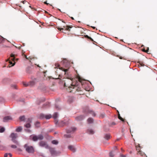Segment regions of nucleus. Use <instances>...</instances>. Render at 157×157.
<instances>
[{
	"label": "nucleus",
	"mask_w": 157,
	"mask_h": 157,
	"mask_svg": "<svg viewBox=\"0 0 157 157\" xmlns=\"http://www.w3.org/2000/svg\"><path fill=\"white\" fill-rule=\"evenodd\" d=\"M64 85L65 86L67 87L68 88L67 91L69 92L71 90L73 87L75 85H76L78 81L75 79H71L67 78L64 81Z\"/></svg>",
	"instance_id": "1"
},
{
	"label": "nucleus",
	"mask_w": 157,
	"mask_h": 157,
	"mask_svg": "<svg viewBox=\"0 0 157 157\" xmlns=\"http://www.w3.org/2000/svg\"><path fill=\"white\" fill-rule=\"evenodd\" d=\"M76 79L78 81V83H77L76 85H75V86L73 87L72 89L69 91L70 92L75 93L76 92V91L79 92L81 90V88L78 87L77 86H78V84L79 82H82V79L80 77H78Z\"/></svg>",
	"instance_id": "2"
},
{
	"label": "nucleus",
	"mask_w": 157,
	"mask_h": 157,
	"mask_svg": "<svg viewBox=\"0 0 157 157\" xmlns=\"http://www.w3.org/2000/svg\"><path fill=\"white\" fill-rule=\"evenodd\" d=\"M24 147L26 151L29 153H33L34 151V149L32 146L28 145L27 144H25Z\"/></svg>",
	"instance_id": "3"
},
{
	"label": "nucleus",
	"mask_w": 157,
	"mask_h": 157,
	"mask_svg": "<svg viewBox=\"0 0 157 157\" xmlns=\"http://www.w3.org/2000/svg\"><path fill=\"white\" fill-rule=\"evenodd\" d=\"M15 59L14 57V55L13 54H11L10 55V57L8 59L7 61H9V63H10V64H12L11 66H13L15 65Z\"/></svg>",
	"instance_id": "4"
},
{
	"label": "nucleus",
	"mask_w": 157,
	"mask_h": 157,
	"mask_svg": "<svg viewBox=\"0 0 157 157\" xmlns=\"http://www.w3.org/2000/svg\"><path fill=\"white\" fill-rule=\"evenodd\" d=\"M10 136L12 138V140L13 143L17 144H18V142L15 140L17 137V134L13 133L11 134Z\"/></svg>",
	"instance_id": "5"
},
{
	"label": "nucleus",
	"mask_w": 157,
	"mask_h": 157,
	"mask_svg": "<svg viewBox=\"0 0 157 157\" xmlns=\"http://www.w3.org/2000/svg\"><path fill=\"white\" fill-rule=\"evenodd\" d=\"M39 145L40 146L44 147L46 149H48L50 147L44 141H41L39 143Z\"/></svg>",
	"instance_id": "6"
},
{
	"label": "nucleus",
	"mask_w": 157,
	"mask_h": 157,
	"mask_svg": "<svg viewBox=\"0 0 157 157\" xmlns=\"http://www.w3.org/2000/svg\"><path fill=\"white\" fill-rule=\"evenodd\" d=\"M43 137L41 135H39L38 136H34L33 137V140L34 141H36L37 140H42L43 139Z\"/></svg>",
	"instance_id": "7"
},
{
	"label": "nucleus",
	"mask_w": 157,
	"mask_h": 157,
	"mask_svg": "<svg viewBox=\"0 0 157 157\" xmlns=\"http://www.w3.org/2000/svg\"><path fill=\"white\" fill-rule=\"evenodd\" d=\"M48 149H49L52 155L56 156L57 154L59 153L56 151L54 148L49 147V148Z\"/></svg>",
	"instance_id": "8"
},
{
	"label": "nucleus",
	"mask_w": 157,
	"mask_h": 157,
	"mask_svg": "<svg viewBox=\"0 0 157 157\" xmlns=\"http://www.w3.org/2000/svg\"><path fill=\"white\" fill-rule=\"evenodd\" d=\"M57 28L58 29V30H59L60 31H61L62 30H63L64 29L65 30L69 31H70V28H71V27H69L68 26H63V28H61L59 27H57Z\"/></svg>",
	"instance_id": "9"
},
{
	"label": "nucleus",
	"mask_w": 157,
	"mask_h": 157,
	"mask_svg": "<svg viewBox=\"0 0 157 157\" xmlns=\"http://www.w3.org/2000/svg\"><path fill=\"white\" fill-rule=\"evenodd\" d=\"M76 130V128L75 127L67 129L66 132L67 133H73Z\"/></svg>",
	"instance_id": "10"
},
{
	"label": "nucleus",
	"mask_w": 157,
	"mask_h": 157,
	"mask_svg": "<svg viewBox=\"0 0 157 157\" xmlns=\"http://www.w3.org/2000/svg\"><path fill=\"white\" fill-rule=\"evenodd\" d=\"M69 63H68L67 64V66H66V67H67V69H64V68H63V67H59V69H60V70H62V71H63L64 72V74L65 75H66L67 72V71L68 70V69H69Z\"/></svg>",
	"instance_id": "11"
},
{
	"label": "nucleus",
	"mask_w": 157,
	"mask_h": 157,
	"mask_svg": "<svg viewBox=\"0 0 157 157\" xmlns=\"http://www.w3.org/2000/svg\"><path fill=\"white\" fill-rule=\"evenodd\" d=\"M12 120V117L10 116H7L4 117L3 121L4 122L7 121L9 120Z\"/></svg>",
	"instance_id": "12"
},
{
	"label": "nucleus",
	"mask_w": 157,
	"mask_h": 157,
	"mask_svg": "<svg viewBox=\"0 0 157 157\" xmlns=\"http://www.w3.org/2000/svg\"><path fill=\"white\" fill-rule=\"evenodd\" d=\"M84 118V116L82 115H80L76 117L75 120L77 121H81Z\"/></svg>",
	"instance_id": "13"
},
{
	"label": "nucleus",
	"mask_w": 157,
	"mask_h": 157,
	"mask_svg": "<svg viewBox=\"0 0 157 157\" xmlns=\"http://www.w3.org/2000/svg\"><path fill=\"white\" fill-rule=\"evenodd\" d=\"M58 117V114L56 113L54 114L53 117L55 120V122L56 124H57L58 123V121L57 120V117Z\"/></svg>",
	"instance_id": "14"
},
{
	"label": "nucleus",
	"mask_w": 157,
	"mask_h": 157,
	"mask_svg": "<svg viewBox=\"0 0 157 157\" xmlns=\"http://www.w3.org/2000/svg\"><path fill=\"white\" fill-rule=\"evenodd\" d=\"M88 113H90L94 117L96 116V113L93 111L92 110H88Z\"/></svg>",
	"instance_id": "15"
},
{
	"label": "nucleus",
	"mask_w": 157,
	"mask_h": 157,
	"mask_svg": "<svg viewBox=\"0 0 157 157\" xmlns=\"http://www.w3.org/2000/svg\"><path fill=\"white\" fill-rule=\"evenodd\" d=\"M87 132L89 134H93L94 133V131L92 129H88L87 131Z\"/></svg>",
	"instance_id": "16"
},
{
	"label": "nucleus",
	"mask_w": 157,
	"mask_h": 157,
	"mask_svg": "<svg viewBox=\"0 0 157 157\" xmlns=\"http://www.w3.org/2000/svg\"><path fill=\"white\" fill-rule=\"evenodd\" d=\"M68 148L73 151V152H75V149L74 148V147L72 146H70L68 147Z\"/></svg>",
	"instance_id": "17"
},
{
	"label": "nucleus",
	"mask_w": 157,
	"mask_h": 157,
	"mask_svg": "<svg viewBox=\"0 0 157 157\" xmlns=\"http://www.w3.org/2000/svg\"><path fill=\"white\" fill-rule=\"evenodd\" d=\"M87 121L88 123L89 124L92 123L93 122V119L91 118H89L88 119Z\"/></svg>",
	"instance_id": "18"
},
{
	"label": "nucleus",
	"mask_w": 157,
	"mask_h": 157,
	"mask_svg": "<svg viewBox=\"0 0 157 157\" xmlns=\"http://www.w3.org/2000/svg\"><path fill=\"white\" fill-rule=\"evenodd\" d=\"M136 147L137 152L138 151H140V147L139 144H138L137 145H136Z\"/></svg>",
	"instance_id": "19"
},
{
	"label": "nucleus",
	"mask_w": 157,
	"mask_h": 157,
	"mask_svg": "<svg viewBox=\"0 0 157 157\" xmlns=\"http://www.w3.org/2000/svg\"><path fill=\"white\" fill-rule=\"evenodd\" d=\"M52 117V116L50 114L45 115V118L46 119H49Z\"/></svg>",
	"instance_id": "20"
},
{
	"label": "nucleus",
	"mask_w": 157,
	"mask_h": 157,
	"mask_svg": "<svg viewBox=\"0 0 157 157\" xmlns=\"http://www.w3.org/2000/svg\"><path fill=\"white\" fill-rule=\"evenodd\" d=\"M45 115L43 114H40L39 115V118L40 119H43L45 118Z\"/></svg>",
	"instance_id": "21"
},
{
	"label": "nucleus",
	"mask_w": 157,
	"mask_h": 157,
	"mask_svg": "<svg viewBox=\"0 0 157 157\" xmlns=\"http://www.w3.org/2000/svg\"><path fill=\"white\" fill-rule=\"evenodd\" d=\"M137 154L138 155H140L142 156L145 155L144 153L141 151H138Z\"/></svg>",
	"instance_id": "22"
},
{
	"label": "nucleus",
	"mask_w": 157,
	"mask_h": 157,
	"mask_svg": "<svg viewBox=\"0 0 157 157\" xmlns=\"http://www.w3.org/2000/svg\"><path fill=\"white\" fill-rule=\"evenodd\" d=\"M29 86H33L35 84V82L34 81H31L29 83Z\"/></svg>",
	"instance_id": "23"
},
{
	"label": "nucleus",
	"mask_w": 157,
	"mask_h": 157,
	"mask_svg": "<svg viewBox=\"0 0 157 157\" xmlns=\"http://www.w3.org/2000/svg\"><path fill=\"white\" fill-rule=\"evenodd\" d=\"M105 138L107 140H108L110 138V135L109 134H106L105 136Z\"/></svg>",
	"instance_id": "24"
},
{
	"label": "nucleus",
	"mask_w": 157,
	"mask_h": 157,
	"mask_svg": "<svg viewBox=\"0 0 157 157\" xmlns=\"http://www.w3.org/2000/svg\"><path fill=\"white\" fill-rule=\"evenodd\" d=\"M22 128L21 127H19L17 128L16 130V131L17 132H21L22 130Z\"/></svg>",
	"instance_id": "25"
},
{
	"label": "nucleus",
	"mask_w": 157,
	"mask_h": 157,
	"mask_svg": "<svg viewBox=\"0 0 157 157\" xmlns=\"http://www.w3.org/2000/svg\"><path fill=\"white\" fill-rule=\"evenodd\" d=\"M118 118L123 122H124L125 120L122 118L120 116V114H118Z\"/></svg>",
	"instance_id": "26"
},
{
	"label": "nucleus",
	"mask_w": 157,
	"mask_h": 157,
	"mask_svg": "<svg viewBox=\"0 0 157 157\" xmlns=\"http://www.w3.org/2000/svg\"><path fill=\"white\" fill-rule=\"evenodd\" d=\"M5 131V129L3 127L0 128V132L2 133L4 132Z\"/></svg>",
	"instance_id": "27"
},
{
	"label": "nucleus",
	"mask_w": 157,
	"mask_h": 157,
	"mask_svg": "<svg viewBox=\"0 0 157 157\" xmlns=\"http://www.w3.org/2000/svg\"><path fill=\"white\" fill-rule=\"evenodd\" d=\"M20 120L21 121H23L25 119V117L24 116H23L20 117H19Z\"/></svg>",
	"instance_id": "28"
},
{
	"label": "nucleus",
	"mask_w": 157,
	"mask_h": 157,
	"mask_svg": "<svg viewBox=\"0 0 157 157\" xmlns=\"http://www.w3.org/2000/svg\"><path fill=\"white\" fill-rule=\"evenodd\" d=\"M137 63H139L141 66H144L143 63L141 61H139L137 62Z\"/></svg>",
	"instance_id": "29"
},
{
	"label": "nucleus",
	"mask_w": 157,
	"mask_h": 157,
	"mask_svg": "<svg viewBox=\"0 0 157 157\" xmlns=\"http://www.w3.org/2000/svg\"><path fill=\"white\" fill-rule=\"evenodd\" d=\"M52 144H58V142L56 140H53L52 141Z\"/></svg>",
	"instance_id": "30"
},
{
	"label": "nucleus",
	"mask_w": 157,
	"mask_h": 157,
	"mask_svg": "<svg viewBox=\"0 0 157 157\" xmlns=\"http://www.w3.org/2000/svg\"><path fill=\"white\" fill-rule=\"evenodd\" d=\"M25 126L27 128H29L30 127L31 124L29 123L25 124Z\"/></svg>",
	"instance_id": "31"
},
{
	"label": "nucleus",
	"mask_w": 157,
	"mask_h": 157,
	"mask_svg": "<svg viewBox=\"0 0 157 157\" xmlns=\"http://www.w3.org/2000/svg\"><path fill=\"white\" fill-rule=\"evenodd\" d=\"M105 114L104 113H101L100 115V118H103L105 117Z\"/></svg>",
	"instance_id": "32"
},
{
	"label": "nucleus",
	"mask_w": 157,
	"mask_h": 157,
	"mask_svg": "<svg viewBox=\"0 0 157 157\" xmlns=\"http://www.w3.org/2000/svg\"><path fill=\"white\" fill-rule=\"evenodd\" d=\"M35 126L37 127H39L40 126V122L38 121H36L35 124Z\"/></svg>",
	"instance_id": "33"
},
{
	"label": "nucleus",
	"mask_w": 157,
	"mask_h": 157,
	"mask_svg": "<svg viewBox=\"0 0 157 157\" xmlns=\"http://www.w3.org/2000/svg\"><path fill=\"white\" fill-rule=\"evenodd\" d=\"M85 37L88 39H90L91 41H94V40L92 39L89 36L87 35H86L85 36Z\"/></svg>",
	"instance_id": "34"
},
{
	"label": "nucleus",
	"mask_w": 157,
	"mask_h": 157,
	"mask_svg": "<svg viewBox=\"0 0 157 157\" xmlns=\"http://www.w3.org/2000/svg\"><path fill=\"white\" fill-rule=\"evenodd\" d=\"M9 80V79L8 78H5L3 79V81L4 83H5L7 82Z\"/></svg>",
	"instance_id": "35"
},
{
	"label": "nucleus",
	"mask_w": 157,
	"mask_h": 157,
	"mask_svg": "<svg viewBox=\"0 0 157 157\" xmlns=\"http://www.w3.org/2000/svg\"><path fill=\"white\" fill-rule=\"evenodd\" d=\"M23 85L24 86H25L26 87L29 86V83H26L25 82H23Z\"/></svg>",
	"instance_id": "36"
},
{
	"label": "nucleus",
	"mask_w": 157,
	"mask_h": 157,
	"mask_svg": "<svg viewBox=\"0 0 157 157\" xmlns=\"http://www.w3.org/2000/svg\"><path fill=\"white\" fill-rule=\"evenodd\" d=\"M64 136L67 138H70L71 137V135H65Z\"/></svg>",
	"instance_id": "37"
},
{
	"label": "nucleus",
	"mask_w": 157,
	"mask_h": 157,
	"mask_svg": "<svg viewBox=\"0 0 157 157\" xmlns=\"http://www.w3.org/2000/svg\"><path fill=\"white\" fill-rule=\"evenodd\" d=\"M44 107H45V106H49V103H46L45 104H44Z\"/></svg>",
	"instance_id": "38"
},
{
	"label": "nucleus",
	"mask_w": 157,
	"mask_h": 157,
	"mask_svg": "<svg viewBox=\"0 0 157 157\" xmlns=\"http://www.w3.org/2000/svg\"><path fill=\"white\" fill-rule=\"evenodd\" d=\"M109 155L111 157H113L114 156V154L112 152H110Z\"/></svg>",
	"instance_id": "39"
},
{
	"label": "nucleus",
	"mask_w": 157,
	"mask_h": 157,
	"mask_svg": "<svg viewBox=\"0 0 157 157\" xmlns=\"http://www.w3.org/2000/svg\"><path fill=\"white\" fill-rule=\"evenodd\" d=\"M11 147L12 148H17V146L15 145H12L11 146Z\"/></svg>",
	"instance_id": "40"
},
{
	"label": "nucleus",
	"mask_w": 157,
	"mask_h": 157,
	"mask_svg": "<svg viewBox=\"0 0 157 157\" xmlns=\"http://www.w3.org/2000/svg\"><path fill=\"white\" fill-rule=\"evenodd\" d=\"M5 40V39L3 38V37H2L0 38V40L2 41V42L3 41H4Z\"/></svg>",
	"instance_id": "41"
},
{
	"label": "nucleus",
	"mask_w": 157,
	"mask_h": 157,
	"mask_svg": "<svg viewBox=\"0 0 157 157\" xmlns=\"http://www.w3.org/2000/svg\"><path fill=\"white\" fill-rule=\"evenodd\" d=\"M55 66L56 67H59V65L58 63H56Z\"/></svg>",
	"instance_id": "42"
},
{
	"label": "nucleus",
	"mask_w": 157,
	"mask_h": 157,
	"mask_svg": "<svg viewBox=\"0 0 157 157\" xmlns=\"http://www.w3.org/2000/svg\"><path fill=\"white\" fill-rule=\"evenodd\" d=\"M12 87H13V88L14 89H16V86L15 85H12Z\"/></svg>",
	"instance_id": "43"
},
{
	"label": "nucleus",
	"mask_w": 157,
	"mask_h": 157,
	"mask_svg": "<svg viewBox=\"0 0 157 157\" xmlns=\"http://www.w3.org/2000/svg\"><path fill=\"white\" fill-rule=\"evenodd\" d=\"M31 121H32L31 119L30 118L28 119V121L29 122V123L31 122Z\"/></svg>",
	"instance_id": "44"
},
{
	"label": "nucleus",
	"mask_w": 157,
	"mask_h": 157,
	"mask_svg": "<svg viewBox=\"0 0 157 157\" xmlns=\"http://www.w3.org/2000/svg\"><path fill=\"white\" fill-rule=\"evenodd\" d=\"M21 46H22L21 45H20V46H19L18 47L16 46V48H17L19 49H20L21 48Z\"/></svg>",
	"instance_id": "45"
},
{
	"label": "nucleus",
	"mask_w": 157,
	"mask_h": 157,
	"mask_svg": "<svg viewBox=\"0 0 157 157\" xmlns=\"http://www.w3.org/2000/svg\"><path fill=\"white\" fill-rule=\"evenodd\" d=\"M111 124H112V125H116V124L114 122H113Z\"/></svg>",
	"instance_id": "46"
},
{
	"label": "nucleus",
	"mask_w": 157,
	"mask_h": 157,
	"mask_svg": "<svg viewBox=\"0 0 157 157\" xmlns=\"http://www.w3.org/2000/svg\"><path fill=\"white\" fill-rule=\"evenodd\" d=\"M8 155V154L7 153L5 154L4 155V157H7Z\"/></svg>",
	"instance_id": "47"
},
{
	"label": "nucleus",
	"mask_w": 157,
	"mask_h": 157,
	"mask_svg": "<svg viewBox=\"0 0 157 157\" xmlns=\"http://www.w3.org/2000/svg\"><path fill=\"white\" fill-rule=\"evenodd\" d=\"M24 57H25L27 59H29V58L27 57V56L25 55H24Z\"/></svg>",
	"instance_id": "48"
},
{
	"label": "nucleus",
	"mask_w": 157,
	"mask_h": 157,
	"mask_svg": "<svg viewBox=\"0 0 157 157\" xmlns=\"http://www.w3.org/2000/svg\"><path fill=\"white\" fill-rule=\"evenodd\" d=\"M59 106L58 105H55V107H56V108L57 109H59Z\"/></svg>",
	"instance_id": "49"
},
{
	"label": "nucleus",
	"mask_w": 157,
	"mask_h": 157,
	"mask_svg": "<svg viewBox=\"0 0 157 157\" xmlns=\"http://www.w3.org/2000/svg\"><path fill=\"white\" fill-rule=\"evenodd\" d=\"M143 51L145 52H146L148 53V49L147 50H143Z\"/></svg>",
	"instance_id": "50"
},
{
	"label": "nucleus",
	"mask_w": 157,
	"mask_h": 157,
	"mask_svg": "<svg viewBox=\"0 0 157 157\" xmlns=\"http://www.w3.org/2000/svg\"><path fill=\"white\" fill-rule=\"evenodd\" d=\"M8 155H9L10 157H12V155L10 153H9L8 154Z\"/></svg>",
	"instance_id": "51"
},
{
	"label": "nucleus",
	"mask_w": 157,
	"mask_h": 157,
	"mask_svg": "<svg viewBox=\"0 0 157 157\" xmlns=\"http://www.w3.org/2000/svg\"><path fill=\"white\" fill-rule=\"evenodd\" d=\"M22 55H24V53H25V52H24V51L22 50Z\"/></svg>",
	"instance_id": "52"
},
{
	"label": "nucleus",
	"mask_w": 157,
	"mask_h": 157,
	"mask_svg": "<svg viewBox=\"0 0 157 157\" xmlns=\"http://www.w3.org/2000/svg\"><path fill=\"white\" fill-rule=\"evenodd\" d=\"M44 4H47V5H48V4H49V3H47V2H46V1L45 2H44Z\"/></svg>",
	"instance_id": "53"
},
{
	"label": "nucleus",
	"mask_w": 157,
	"mask_h": 157,
	"mask_svg": "<svg viewBox=\"0 0 157 157\" xmlns=\"http://www.w3.org/2000/svg\"><path fill=\"white\" fill-rule=\"evenodd\" d=\"M26 2V1H24L22 2L23 3V4H25V2Z\"/></svg>",
	"instance_id": "54"
},
{
	"label": "nucleus",
	"mask_w": 157,
	"mask_h": 157,
	"mask_svg": "<svg viewBox=\"0 0 157 157\" xmlns=\"http://www.w3.org/2000/svg\"><path fill=\"white\" fill-rule=\"evenodd\" d=\"M121 157H126L125 155H121Z\"/></svg>",
	"instance_id": "55"
},
{
	"label": "nucleus",
	"mask_w": 157,
	"mask_h": 157,
	"mask_svg": "<svg viewBox=\"0 0 157 157\" xmlns=\"http://www.w3.org/2000/svg\"><path fill=\"white\" fill-rule=\"evenodd\" d=\"M25 131H29V132H30V130H28V129H25Z\"/></svg>",
	"instance_id": "56"
},
{
	"label": "nucleus",
	"mask_w": 157,
	"mask_h": 157,
	"mask_svg": "<svg viewBox=\"0 0 157 157\" xmlns=\"http://www.w3.org/2000/svg\"><path fill=\"white\" fill-rule=\"evenodd\" d=\"M140 25H137V26H136V27L137 28H138L140 27Z\"/></svg>",
	"instance_id": "57"
},
{
	"label": "nucleus",
	"mask_w": 157,
	"mask_h": 157,
	"mask_svg": "<svg viewBox=\"0 0 157 157\" xmlns=\"http://www.w3.org/2000/svg\"><path fill=\"white\" fill-rule=\"evenodd\" d=\"M28 58H29V60H30V59H32L30 58V57H28Z\"/></svg>",
	"instance_id": "58"
},
{
	"label": "nucleus",
	"mask_w": 157,
	"mask_h": 157,
	"mask_svg": "<svg viewBox=\"0 0 157 157\" xmlns=\"http://www.w3.org/2000/svg\"><path fill=\"white\" fill-rule=\"evenodd\" d=\"M91 27L92 28H93L94 29H95V27H92V26Z\"/></svg>",
	"instance_id": "59"
},
{
	"label": "nucleus",
	"mask_w": 157,
	"mask_h": 157,
	"mask_svg": "<svg viewBox=\"0 0 157 157\" xmlns=\"http://www.w3.org/2000/svg\"><path fill=\"white\" fill-rule=\"evenodd\" d=\"M71 19H72V20H74V18H73V17H71Z\"/></svg>",
	"instance_id": "60"
},
{
	"label": "nucleus",
	"mask_w": 157,
	"mask_h": 157,
	"mask_svg": "<svg viewBox=\"0 0 157 157\" xmlns=\"http://www.w3.org/2000/svg\"><path fill=\"white\" fill-rule=\"evenodd\" d=\"M29 7H30L31 9H32L33 8H32V7L31 6H29Z\"/></svg>",
	"instance_id": "61"
},
{
	"label": "nucleus",
	"mask_w": 157,
	"mask_h": 157,
	"mask_svg": "<svg viewBox=\"0 0 157 157\" xmlns=\"http://www.w3.org/2000/svg\"><path fill=\"white\" fill-rule=\"evenodd\" d=\"M66 61V60H64V61H63V62H65Z\"/></svg>",
	"instance_id": "62"
},
{
	"label": "nucleus",
	"mask_w": 157,
	"mask_h": 157,
	"mask_svg": "<svg viewBox=\"0 0 157 157\" xmlns=\"http://www.w3.org/2000/svg\"><path fill=\"white\" fill-rule=\"evenodd\" d=\"M37 66V67H40L39 66V65H38Z\"/></svg>",
	"instance_id": "63"
},
{
	"label": "nucleus",
	"mask_w": 157,
	"mask_h": 157,
	"mask_svg": "<svg viewBox=\"0 0 157 157\" xmlns=\"http://www.w3.org/2000/svg\"><path fill=\"white\" fill-rule=\"evenodd\" d=\"M120 58L121 59H122V58L121 57H120Z\"/></svg>",
	"instance_id": "64"
}]
</instances>
